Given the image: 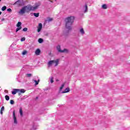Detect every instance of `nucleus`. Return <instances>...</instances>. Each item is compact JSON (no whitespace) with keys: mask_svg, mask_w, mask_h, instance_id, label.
I'll return each instance as SVG.
<instances>
[{"mask_svg":"<svg viewBox=\"0 0 130 130\" xmlns=\"http://www.w3.org/2000/svg\"><path fill=\"white\" fill-rule=\"evenodd\" d=\"M39 7V5H36L35 7L31 6L30 5L27 6H24L20 9V10L18 12L19 15H24L25 13H29L30 11H35Z\"/></svg>","mask_w":130,"mask_h":130,"instance_id":"obj_1","label":"nucleus"},{"mask_svg":"<svg viewBox=\"0 0 130 130\" xmlns=\"http://www.w3.org/2000/svg\"><path fill=\"white\" fill-rule=\"evenodd\" d=\"M75 20L74 16L68 17L65 19V27L68 30L66 31L67 34H69V31L72 30V26Z\"/></svg>","mask_w":130,"mask_h":130,"instance_id":"obj_2","label":"nucleus"},{"mask_svg":"<svg viewBox=\"0 0 130 130\" xmlns=\"http://www.w3.org/2000/svg\"><path fill=\"white\" fill-rule=\"evenodd\" d=\"M59 61V59H57L56 60H51L48 62V64L49 67H51V66H52V64H53V63H55V67H57Z\"/></svg>","mask_w":130,"mask_h":130,"instance_id":"obj_3","label":"nucleus"},{"mask_svg":"<svg viewBox=\"0 0 130 130\" xmlns=\"http://www.w3.org/2000/svg\"><path fill=\"white\" fill-rule=\"evenodd\" d=\"M15 4L17 5L18 7H23L25 6V3L23 0H18L15 2Z\"/></svg>","mask_w":130,"mask_h":130,"instance_id":"obj_4","label":"nucleus"},{"mask_svg":"<svg viewBox=\"0 0 130 130\" xmlns=\"http://www.w3.org/2000/svg\"><path fill=\"white\" fill-rule=\"evenodd\" d=\"M57 50L59 52H67L68 50L64 49L63 50L60 49V46H57Z\"/></svg>","mask_w":130,"mask_h":130,"instance_id":"obj_5","label":"nucleus"},{"mask_svg":"<svg viewBox=\"0 0 130 130\" xmlns=\"http://www.w3.org/2000/svg\"><path fill=\"white\" fill-rule=\"evenodd\" d=\"M13 118L14 120V123L15 124L18 123V121H17V117H16V114L15 113V111H13Z\"/></svg>","mask_w":130,"mask_h":130,"instance_id":"obj_6","label":"nucleus"},{"mask_svg":"<svg viewBox=\"0 0 130 130\" xmlns=\"http://www.w3.org/2000/svg\"><path fill=\"white\" fill-rule=\"evenodd\" d=\"M37 31L39 33L42 30V23H39L37 26Z\"/></svg>","mask_w":130,"mask_h":130,"instance_id":"obj_7","label":"nucleus"},{"mask_svg":"<svg viewBox=\"0 0 130 130\" xmlns=\"http://www.w3.org/2000/svg\"><path fill=\"white\" fill-rule=\"evenodd\" d=\"M19 92V89H13V90L12 91V94L13 95H16L17 93Z\"/></svg>","mask_w":130,"mask_h":130,"instance_id":"obj_8","label":"nucleus"},{"mask_svg":"<svg viewBox=\"0 0 130 130\" xmlns=\"http://www.w3.org/2000/svg\"><path fill=\"white\" fill-rule=\"evenodd\" d=\"M18 90L19 95H21V93H25V92H26V90L24 89H18Z\"/></svg>","mask_w":130,"mask_h":130,"instance_id":"obj_9","label":"nucleus"},{"mask_svg":"<svg viewBox=\"0 0 130 130\" xmlns=\"http://www.w3.org/2000/svg\"><path fill=\"white\" fill-rule=\"evenodd\" d=\"M40 52H41V51L39 49H37L35 51V54L36 55H39L40 54Z\"/></svg>","mask_w":130,"mask_h":130,"instance_id":"obj_10","label":"nucleus"},{"mask_svg":"<svg viewBox=\"0 0 130 130\" xmlns=\"http://www.w3.org/2000/svg\"><path fill=\"white\" fill-rule=\"evenodd\" d=\"M70 91V88L67 87V88H66V89L64 90V91H62L61 93L62 94H63L64 93H69V91Z\"/></svg>","mask_w":130,"mask_h":130,"instance_id":"obj_11","label":"nucleus"},{"mask_svg":"<svg viewBox=\"0 0 130 130\" xmlns=\"http://www.w3.org/2000/svg\"><path fill=\"white\" fill-rule=\"evenodd\" d=\"M48 82L49 83H51V84H52V83H53V82H54V81H53V77H49Z\"/></svg>","mask_w":130,"mask_h":130,"instance_id":"obj_12","label":"nucleus"},{"mask_svg":"<svg viewBox=\"0 0 130 130\" xmlns=\"http://www.w3.org/2000/svg\"><path fill=\"white\" fill-rule=\"evenodd\" d=\"M31 15H34L35 17H36V18H38V17H39V13H31Z\"/></svg>","mask_w":130,"mask_h":130,"instance_id":"obj_13","label":"nucleus"},{"mask_svg":"<svg viewBox=\"0 0 130 130\" xmlns=\"http://www.w3.org/2000/svg\"><path fill=\"white\" fill-rule=\"evenodd\" d=\"M32 81H33L34 82H35V83H35V85H38V84H39V82H40V80H39V79H38V81H37L36 80H32Z\"/></svg>","mask_w":130,"mask_h":130,"instance_id":"obj_14","label":"nucleus"},{"mask_svg":"<svg viewBox=\"0 0 130 130\" xmlns=\"http://www.w3.org/2000/svg\"><path fill=\"white\" fill-rule=\"evenodd\" d=\"M19 113L21 116H23V109H22V108L19 109Z\"/></svg>","mask_w":130,"mask_h":130,"instance_id":"obj_15","label":"nucleus"},{"mask_svg":"<svg viewBox=\"0 0 130 130\" xmlns=\"http://www.w3.org/2000/svg\"><path fill=\"white\" fill-rule=\"evenodd\" d=\"M102 8L104 10H106L107 9V5H106V4H104L102 5Z\"/></svg>","mask_w":130,"mask_h":130,"instance_id":"obj_16","label":"nucleus"},{"mask_svg":"<svg viewBox=\"0 0 130 130\" xmlns=\"http://www.w3.org/2000/svg\"><path fill=\"white\" fill-rule=\"evenodd\" d=\"M84 8L85 9V10H84V13H87V12H88V6H87V5H85Z\"/></svg>","mask_w":130,"mask_h":130,"instance_id":"obj_17","label":"nucleus"},{"mask_svg":"<svg viewBox=\"0 0 130 130\" xmlns=\"http://www.w3.org/2000/svg\"><path fill=\"white\" fill-rule=\"evenodd\" d=\"M80 33H81L82 35L85 34V31H84V29L83 28H81L80 30Z\"/></svg>","mask_w":130,"mask_h":130,"instance_id":"obj_18","label":"nucleus"},{"mask_svg":"<svg viewBox=\"0 0 130 130\" xmlns=\"http://www.w3.org/2000/svg\"><path fill=\"white\" fill-rule=\"evenodd\" d=\"M38 42L39 43H42V42H43V39L42 38L39 39Z\"/></svg>","mask_w":130,"mask_h":130,"instance_id":"obj_19","label":"nucleus"},{"mask_svg":"<svg viewBox=\"0 0 130 130\" xmlns=\"http://www.w3.org/2000/svg\"><path fill=\"white\" fill-rule=\"evenodd\" d=\"M27 52L26 50H24L22 53V55H26V54H27Z\"/></svg>","mask_w":130,"mask_h":130,"instance_id":"obj_20","label":"nucleus"},{"mask_svg":"<svg viewBox=\"0 0 130 130\" xmlns=\"http://www.w3.org/2000/svg\"><path fill=\"white\" fill-rule=\"evenodd\" d=\"M5 99L7 100V101H9V100H10V96H9L8 95H6L5 96Z\"/></svg>","mask_w":130,"mask_h":130,"instance_id":"obj_21","label":"nucleus"},{"mask_svg":"<svg viewBox=\"0 0 130 130\" xmlns=\"http://www.w3.org/2000/svg\"><path fill=\"white\" fill-rule=\"evenodd\" d=\"M21 25H22V23L21 22H18L16 26L17 27H21Z\"/></svg>","mask_w":130,"mask_h":130,"instance_id":"obj_22","label":"nucleus"},{"mask_svg":"<svg viewBox=\"0 0 130 130\" xmlns=\"http://www.w3.org/2000/svg\"><path fill=\"white\" fill-rule=\"evenodd\" d=\"M21 29H22V26L17 27V28H16V32H18V31L21 30Z\"/></svg>","mask_w":130,"mask_h":130,"instance_id":"obj_23","label":"nucleus"},{"mask_svg":"<svg viewBox=\"0 0 130 130\" xmlns=\"http://www.w3.org/2000/svg\"><path fill=\"white\" fill-rule=\"evenodd\" d=\"M63 87H64V83L61 85V87H60V91H61V90L63 89Z\"/></svg>","mask_w":130,"mask_h":130,"instance_id":"obj_24","label":"nucleus"},{"mask_svg":"<svg viewBox=\"0 0 130 130\" xmlns=\"http://www.w3.org/2000/svg\"><path fill=\"white\" fill-rule=\"evenodd\" d=\"M2 11H6L7 10V6H4L2 8Z\"/></svg>","mask_w":130,"mask_h":130,"instance_id":"obj_25","label":"nucleus"},{"mask_svg":"<svg viewBox=\"0 0 130 130\" xmlns=\"http://www.w3.org/2000/svg\"><path fill=\"white\" fill-rule=\"evenodd\" d=\"M25 40H26V38L25 37L22 38L20 39V41H21V42H23V41H25Z\"/></svg>","mask_w":130,"mask_h":130,"instance_id":"obj_26","label":"nucleus"},{"mask_svg":"<svg viewBox=\"0 0 130 130\" xmlns=\"http://www.w3.org/2000/svg\"><path fill=\"white\" fill-rule=\"evenodd\" d=\"M23 31L24 32H27V31H28V28L27 27H24L23 29Z\"/></svg>","mask_w":130,"mask_h":130,"instance_id":"obj_27","label":"nucleus"},{"mask_svg":"<svg viewBox=\"0 0 130 130\" xmlns=\"http://www.w3.org/2000/svg\"><path fill=\"white\" fill-rule=\"evenodd\" d=\"M26 76L28 77V78H30V77H32V74H26Z\"/></svg>","mask_w":130,"mask_h":130,"instance_id":"obj_28","label":"nucleus"},{"mask_svg":"<svg viewBox=\"0 0 130 130\" xmlns=\"http://www.w3.org/2000/svg\"><path fill=\"white\" fill-rule=\"evenodd\" d=\"M15 103V102H14V100H10V104H12V105Z\"/></svg>","mask_w":130,"mask_h":130,"instance_id":"obj_29","label":"nucleus"},{"mask_svg":"<svg viewBox=\"0 0 130 130\" xmlns=\"http://www.w3.org/2000/svg\"><path fill=\"white\" fill-rule=\"evenodd\" d=\"M7 12H9V13H11L12 12V9L11 8H9L7 9Z\"/></svg>","mask_w":130,"mask_h":130,"instance_id":"obj_30","label":"nucleus"},{"mask_svg":"<svg viewBox=\"0 0 130 130\" xmlns=\"http://www.w3.org/2000/svg\"><path fill=\"white\" fill-rule=\"evenodd\" d=\"M53 19L52 18L48 19V22H51Z\"/></svg>","mask_w":130,"mask_h":130,"instance_id":"obj_31","label":"nucleus"},{"mask_svg":"<svg viewBox=\"0 0 130 130\" xmlns=\"http://www.w3.org/2000/svg\"><path fill=\"white\" fill-rule=\"evenodd\" d=\"M5 110V107L3 106L1 108V111H4Z\"/></svg>","mask_w":130,"mask_h":130,"instance_id":"obj_32","label":"nucleus"},{"mask_svg":"<svg viewBox=\"0 0 130 130\" xmlns=\"http://www.w3.org/2000/svg\"><path fill=\"white\" fill-rule=\"evenodd\" d=\"M36 127H35V126H33L32 130H36Z\"/></svg>","mask_w":130,"mask_h":130,"instance_id":"obj_33","label":"nucleus"},{"mask_svg":"<svg viewBox=\"0 0 130 130\" xmlns=\"http://www.w3.org/2000/svg\"><path fill=\"white\" fill-rule=\"evenodd\" d=\"M4 92L5 93H9V91H8V90H5Z\"/></svg>","mask_w":130,"mask_h":130,"instance_id":"obj_34","label":"nucleus"},{"mask_svg":"<svg viewBox=\"0 0 130 130\" xmlns=\"http://www.w3.org/2000/svg\"><path fill=\"white\" fill-rule=\"evenodd\" d=\"M1 114L3 115V111H1Z\"/></svg>","mask_w":130,"mask_h":130,"instance_id":"obj_35","label":"nucleus"},{"mask_svg":"<svg viewBox=\"0 0 130 130\" xmlns=\"http://www.w3.org/2000/svg\"><path fill=\"white\" fill-rule=\"evenodd\" d=\"M0 15H2V12H0Z\"/></svg>","mask_w":130,"mask_h":130,"instance_id":"obj_36","label":"nucleus"},{"mask_svg":"<svg viewBox=\"0 0 130 130\" xmlns=\"http://www.w3.org/2000/svg\"><path fill=\"white\" fill-rule=\"evenodd\" d=\"M37 98V99H38V96H37V98Z\"/></svg>","mask_w":130,"mask_h":130,"instance_id":"obj_37","label":"nucleus"},{"mask_svg":"<svg viewBox=\"0 0 130 130\" xmlns=\"http://www.w3.org/2000/svg\"><path fill=\"white\" fill-rule=\"evenodd\" d=\"M0 2H2V0H0Z\"/></svg>","mask_w":130,"mask_h":130,"instance_id":"obj_38","label":"nucleus"}]
</instances>
